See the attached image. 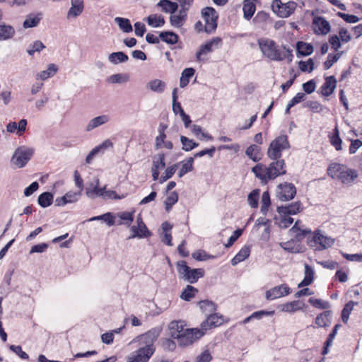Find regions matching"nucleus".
Segmentation results:
<instances>
[{"label":"nucleus","instance_id":"32","mask_svg":"<svg viewBox=\"0 0 362 362\" xmlns=\"http://www.w3.org/2000/svg\"><path fill=\"white\" fill-rule=\"evenodd\" d=\"M305 276L303 281L298 284V287H303L310 285L314 279V270L308 264H305Z\"/></svg>","mask_w":362,"mask_h":362},{"label":"nucleus","instance_id":"28","mask_svg":"<svg viewBox=\"0 0 362 362\" xmlns=\"http://www.w3.org/2000/svg\"><path fill=\"white\" fill-rule=\"evenodd\" d=\"M300 202H295L288 206H279L277 208V211L281 215H291L297 214L300 211Z\"/></svg>","mask_w":362,"mask_h":362},{"label":"nucleus","instance_id":"42","mask_svg":"<svg viewBox=\"0 0 362 362\" xmlns=\"http://www.w3.org/2000/svg\"><path fill=\"white\" fill-rule=\"evenodd\" d=\"M194 69L193 68H187L185 69L181 74V77L180 79V86L181 88H185L189 82V79L194 74Z\"/></svg>","mask_w":362,"mask_h":362},{"label":"nucleus","instance_id":"7","mask_svg":"<svg viewBox=\"0 0 362 362\" xmlns=\"http://www.w3.org/2000/svg\"><path fill=\"white\" fill-rule=\"evenodd\" d=\"M160 334V329L159 328H153L144 334L136 337L133 342L138 341L139 345L146 349H156L153 344L158 339Z\"/></svg>","mask_w":362,"mask_h":362},{"label":"nucleus","instance_id":"8","mask_svg":"<svg viewBox=\"0 0 362 362\" xmlns=\"http://www.w3.org/2000/svg\"><path fill=\"white\" fill-rule=\"evenodd\" d=\"M206 332V328L186 329L180 337L178 344L181 346H187L200 339Z\"/></svg>","mask_w":362,"mask_h":362},{"label":"nucleus","instance_id":"48","mask_svg":"<svg viewBox=\"0 0 362 362\" xmlns=\"http://www.w3.org/2000/svg\"><path fill=\"white\" fill-rule=\"evenodd\" d=\"M194 158L190 157L182 163V168L178 172L179 177H183L186 173L193 170Z\"/></svg>","mask_w":362,"mask_h":362},{"label":"nucleus","instance_id":"18","mask_svg":"<svg viewBox=\"0 0 362 362\" xmlns=\"http://www.w3.org/2000/svg\"><path fill=\"white\" fill-rule=\"evenodd\" d=\"M185 325L183 321L174 320L169 323V334L171 337L177 339V341L180 339V337L183 334L184 332L187 328H185Z\"/></svg>","mask_w":362,"mask_h":362},{"label":"nucleus","instance_id":"61","mask_svg":"<svg viewBox=\"0 0 362 362\" xmlns=\"http://www.w3.org/2000/svg\"><path fill=\"white\" fill-rule=\"evenodd\" d=\"M298 222H296L294 226L291 229V232L295 235L298 240L303 238L310 230L300 229L298 227Z\"/></svg>","mask_w":362,"mask_h":362},{"label":"nucleus","instance_id":"10","mask_svg":"<svg viewBox=\"0 0 362 362\" xmlns=\"http://www.w3.org/2000/svg\"><path fill=\"white\" fill-rule=\"evenodd\" d=\"M272 8L279 17L287 18L296 10V4L293 1L283 4L281 0H274L272 3Z\"/></svg>","mask_w":362,"mask_h":362},{"label":"nucleus","instance_id":"50","mask_svg":"<svg viewBox=\"0 0 362 362\" xmlns=\"http://www.w3.org/2000/svg\"><path fill=\"white\" fill-rule=\"evenodd\" d=\"M334 132V134L329 137L330 143L337 151H341L342 149V141L339 137V131L337 127H335Z\"/></svg>","mask_w":362,"mask_h":362},{"label":"nucleus","instance_id":"39","mask_svg":"<svg viewBox=\"0 0 362 362\" xmlns=\"http://www.w3.org/2000/svg\"><path fill=\"white\" fill-rule=\"evenodd\" d=\"M129 59L128 56L123 52H112L109 54L108 60L112 64L127 62Z\"/></svg>","mask_w":362,"mask_h":362},{"label":"nucleus","instance_id":"38","mask_svg":"<svg viewBox=\"0 0 362 362\" xmlns=\"http://www.w3.org/2000/svg\"><path fill=\"white\" fill-rule=\"evenodd\" d=\"M303 308V304L299 300H293L280 305L282 312L294 313Z\"/></svg>","mask_w":362,"mask_h":362},{"label":"nucleus","instance_id":"36","mask_svg":"<svg viewBox=\"0 0 362 362\" xmlns=\"http://www.w3.org/2000/svg\"><path fill=\"white\" fill-rule=\"evenodd\" d=\"M246 155L253 161L257 162L261 160L262 153L261 148L257 145H250L245 151Z\"/></svg>","mask_w":362,"mask_h":362},{"label":"nucleus","instance_id":"25","mask_svg":"<svg viewBox=\"0 0 362 362\" xmlns=\"http://www.w3.org/2000/svg\"><path fill=\"white\" fill-rule=\"evenodd\" d=\"M187 13L179 11L177 13H173L170 16V23L175 28H181L186 21Z\"/></svg>","mask_w":362,"mask_h":362},{"label":"nucleus","instance_id":"44","mask_svg":"<svg viewBox=\"0 0 362 362\" xmlns=\"http://www.w3.org/2000/svg\"><path fill=\"white\" fill-rule=\"evenodd\" d=\"M296 48L298 53L302 56H308L313 52V45L304 42H298Z\"/></svg>","mask_w":362,"mask_h":362},{"label":"nucleus","instance_id":"21","mask_svg":"<svg viewBox=\"0 0 362 362\" xmlns=\"http://www.w3.org/2000/svg\"><path fill=\"white\" fill-rule=\"evenodd\" d=\"M113 146L112 142L110 139L105 140L101 144L95 146L93 148L90 153L88 154L86 158V161L87 163H90L93 158L98 153H103L104 151Z\"/></svg>","mask_w":362,"mask_h":362},{"label":"nucleus","instance_id":"15","mask_svg":"<svg viewBox=\"0 0 362 362\" xmlns=\"http://www.w3.org/2000/svg\"><path fill=\"white\" fill-rule=\"evenodd\" d=\"M313 26L315 33L317 35H325L331 30L329 23L325 18L321 16L314 17Z\"/></svg>","mask_w":362,"mask_h":362},{"label":"nucleus","instance_id":"59","mask_svg":"<svg viewBox=\"0 0 362 362\" xmlns=\"http://www.w3.org/2000/svg\"><path fill=\"white\" fill-rule=\"evenodd\" d=\"M259 195V190L255 189L252 191L247 197V202L252 208H257L258 206V199Z\"/></svg>","mask_w":362,"mask_h":362},{"label":"nucleus","instance_id":"53","mask_svg":"<svg viewBox=\"0 0 362 362\" xmlns=\"http://www.w3.org/2000/svg\"><path fill=\"white\" fill-rule=\"evenodd\" d=\"M166 126H160L158 129V135L156 137L155 139V147L156 149L158 150L159 148H163V144L165 141L166 135L164 133L165 129H166Z\"/></svg>","mask_w":362,"mask_h":362},{"label":"nucleus","instance_id":"60","mask_svg":"<svg viewBox=\"0 0 362 362\" xmlns=\"http://www.w3.org/2000/svg\"><path fill=\"white\" fill-rule=\"evenodd\" d=\"M271 204L270 202V197L268 192H263L262 195L261 199V211L264 214H266V213L268 211V207Z\"/></svg>","mask_w":362,"mask_h":362},{"label":"nucleus","instance_id":"34","mask_svg":"<svg viewBox=\"0 0 362 362\" xmlns=\"http://www.w3.org/2000/svg\"><path fill=\"white\" fill-rule=\"evenodd\" d=\"M157 6L161 7L164 12L170 13V14L175 13L178 8V4L170 0H160Z\"/></svg>","mask_w":362,"mask_h":362},{"label":"nucleus","instance_id":"4","mask_svg":"<svg viewBox=\"0 0 362 362\" xmlns=\"http://www.w3.org/2000/svg\"><path fill=\"white\" fill-rule=\"evenodd\" d=\"M177 267L180 278L190 284L196 283L204 274L203 269H191L185 261L178 262Z\"/></svg>","mask_w":362,"mask_h":362},{"label":"nucleus","instance_id":"17","mask_svg":"<svg viewBox=\"0 0 362 362\" xmlns=\"http://www.w3.org/2000/svg\"><path fill=\"white\" fill-rule=\"evenodd\" d=\"M100 180L98 177H95L94 182L88 183L86 188V194L90 199L101 197L105 192V187H99Z\"/></svg>","mask_w":362,"mask_h":362},{"label":"nucleus","instance_id":"14","mask_svg":"<svg viewBox=\"0 0 362 362\" xmlns=\"http://www.w3.org/2000/svg\"><path fill=\"white\" fill-rule=\"evenodd\" d=\"M221 39L219 37H214L204 45L200 46L199 51L196 54L198 61L202 60V56L211 52L214 48H217L221 43Z\"/></svg>","mask_w":362,"mask_h":362},{"label":"nucleus","instance_id":"24","mask_svg":"<svg viewBox=\"0 0 362 362\" xmlns=\"http://www.w3.org/2000/svg\"><path fill=\"white\" fill-rule=\"evenodd\" d=\"M337 86L336 78L331 76L325 78V82L322 86V94L325 96L330 95L334 90Z\"/></svg>","mask_w":362,"mask_h":362},{"label":"nucleus","instance_id":"29","mask_svg":"<svg viewBox=\"0 0 362 362\" xmlns=\"http://www.w3.org/2000/svg\"><path fill=\"white\" fill-rule=\"evenodd\" d=\"M257 0H245L243 1V16L245 19L250 20L256 11L255 1Z\"/></svg>","mask_w":362,"mask_h":362},{"label":"nucleus","instance_id":"23","mask_svg":"<svg viewBox=\"0 0 362 362\" xmlns=\"http://www.w3.org/2000/svg\"><path fill=\"white\" fill-rule=\"evenodd\" d=\"M110 120V117L107 115H103L98 117H95L91 119L88 123L86 130L87 132H90L93 129L107 123Z\"/></svg>","mask_w":362,"mask_h":362},{"label":"nucleus","instance_id":"37","mask_svg":"<svg viewBox=\"0 0 362 362\" xmlns=\"http://www.w3.org/2000/svg\"><path fill=\"white\" fill-rule=\"evenodd\" d=\"M269 220L265 218H259L256 221L255 228L259 230L261 226L264 227V233L262 235V238L264 240H268L269 237Z\"/></svg>","mask_w":362,"mask_h":362},{"label":"nucleus","instance_id":"33","mask_svg":"<svg viewBox=\"0 0 362 362\" xmlns=\"http://www.w3.org/2000/svg\"><path fill=\"white\" fill-rule=\"evenodd\" d=\"M166 84L160 79H153L146 84V88L153 92L161 93L164 91Z\"/></svg>","mask_w":362,"mask_h":362},{"label":"nucleus","instance_id":"11","mask_svg":"<svg viewBox=\"0 0 362 362\" xmlns=\"http://www.w3.org/2000/svg\"><path fill=\"white\" fill-rule=\"evenodd\" d=\"M335 240L330 236L324 235L320 230H315L313 243L317 245L316 250H322L332 247Z\"/></svg>","mask_w":362,"mask_h":362},{"label":"nucleus","instance_id":"55","mask_svg":"<svg viewBox=\"0 0 362 362\" xmlns=\"http://www.w3.org/2000/svg\"><path fill=\"white\" fill-rule=\"evenodd\" d=\"M199 305L202 311L206 313H209L216 310V304L211 300H202L199 303Z\"/></svg>","mask_w":362,"mask_h":362},{"label":"nucleus","instance_id":"40","mask_svg":"<svg viewBox=\"0 0 362 362\" xmlns=\"http://www.w3.org/2000/svg\"><path fill=\"white\" fill-rule=\"evenodd\" d=\"M15 29L9 25H0V40L12 38L15 35Z\"/></svg>","mask_w":362,"mask_h":362},{"label":"nucleus","instance_id":"56","mask_svg":"<svg viewBox=\"0 0 362 362\" xmlns=\"http://www.w3.org/2000/svg\"><path fill=\"white\" fill-rule=\"evenodd\" d=\"M178 201V194L176 192H172L165 200V210L169 211L172 206Z\"/></svg>","mask_w":362,"mask_h":362},{"label":"nucleus","instance_id":"46","mask_svg":"<svg viewBox=\"0 0 362 362\" xmlns=\"http://www.w3.org/2000/svg\"><path fill=\"white\" fill-rule=\"evenodd\" d=\"M54 196L50 192H44L38 197L37 202L43 208L47 207L52 204Z\"/></svg>","mask_w":362,"mask_h":362},{"label":"nucleus","instance_id":"47","mask_svg":"<svg viewBox=\"0 0 362 362\" xmlns=\"http://www.w3.org/2000/svg\"><path fill=\"white\" fill-rule=\"evenodd\" d=\"M159 37L161 40L170 45H174L178 40L177 35L173 32H161L159 34Z\"/></svg>","mask_w":362,"mask_h":362},{"label":"nucleus","instance_id":"5","mask_svg":"<svg viewBox=\"0 0 362 362\" xmlns=\"http://www.w3.org/2000/svg\"><path fill=\"white\" fill-rule=\"evenodd\" d=\"M290 148V144L286 135H280L275 138L270 144L267 154L271 159H279L281 153Z\"/></svg>","mask_w":362,"mask_h":362},{"label":"nucleus","instance_id":"62","mask_svg":"<svg viewBox=\"0 0 362 362\" xmlns=\"http://www.w3.org/2000/svg\"><path fill=\"white\" fill-rule=\"evenodd\" d=\"M298 64L302 71L311 72L314 69V62L312 59H309L307 62L300 61Z\"/></svg>","mask_w":362,"mask_h":362},{"label":"nucleus","instance_id":"6","mask_svg":"<svg viewBox=\"0 0 362 362\" xmlns=\"http://www.w3.org/2000/svg\"><path fill=\"white\" fill-rule=\"evenodd\" d=\"M33 154V150L32 148L25 146L18 147L16 149L11 158V164L16 168H21L30 160Z\"/></svg>","mask_w":362,"mask_h":362},{"label":"nucleus","instance_id":"35","mask_svg":"<svg viewBox=\"0 0 362 362\" xmlns=\"http://www.w3.org/2000/svg\"><path fill=\"white\" fill-rule=\"evenodd\" d=\"M331 311H325L316 317L315 323L318 327H325L331 324Z\"/></svg>","mask_w":362,"mask_h":362},{"label":"nucleus","instance_id":"58","mask_svg":"<svg viewBox=\"0 0 362 362\" xmlns=\"http://www.w3.org/2000/svg\"><path fill=\"white\" fill-rule=\"evenodd\" d=\"M45 47V46L41 41L36 40L33 44L30 45L27 49V52L29 55L33 56L35 52H40Z\"/></svg>","mask_w":362,"mask_h":362},{"label":"nucleus","instance_id":"27","mask_svg":"<svg viewBox=\"0 0 362 362\" xmlns=\"http://www.w3.org/2000/svg\"><path fill=\"white\" fill-rule=\"evenodd\" d=\"M58 71V66L54 64H49L46 70L42 71L36 74L37 80L45 81L49 78L54 76Z\"/></svg>","mask_w":362,"mask_h":362},{"label":"nucleus","instance_id":"49","mask_svg":"<svg viewBox=\"0 0 362 362\" xmlns=\"http://www.w3.org/2000/svg\"><path fill=\"white\" fill-rule=\"evenodd\" d=\"M115 21L118 24L119 28L124 33H130L132 31V26L129 19L116 17Z\"/></svg>","mask_w":362,"mask_h":362},{"label":"nucleus","instance_id":"19","mask_svg":"<svg viewBox=\"0 0 362 362\" xmlns=\"http://www.w3.org/2000/svg\"><path fill=\"white\" fill-rule=\"evenodd\" d=\"M81 197V191L68 192L63 197L57 198L55 200L56 204L59 206H64L66 204L75 203Z\"/></svg>","mask_w":362,"mask_h":362},{"label":"nucleus","instance_id":"31","mask_svg":"<svg viewBox=\"0 0 362 362\" xmlns=\"http://www.w3.org/2000/svg\"><path fill=\"white\" fill-rule=\"evenodd\" d=\"M41 19L42 13H30L26 16V18L23 22V26L25 29L36 27L40 23Z\"/></svg>","mask_w":362,"mask_h":362},{"label":"nucleus","instance_id":"64","mask_svg":"<svg viewBox=\"0 0 362 362\" xmlns=\"http://www.w3.org/2000/svg\"><path fill=\"white\" fill-rule=\"evenodd\" d=\"M341 40L338 35H334L329 37V43L331 45L332 49L334 51H338V49L341 47Z\"/></svg>","mask_w":362,"mask_h":362},{"label":"nucleus","instance_id":"45","mask_svg":"<svg viewBox=\"0 0 362 362\" xmlns=\"http://www.w3.org/2000/svg\"><path fill=\"white\" fill-rule=\"evenodd\" d=\"M129 81V76L127 74H115L108 77L107 81L110 83H126Z\"/></svg>","mask_w":362,"mask_h":362},{"label":"nucleus","instance_id":"57","mask_svg":"<svg viewBox=\"0 0 362 362\" xmlns=\"http://www.w3.org/2000/svg\"><path fill=\"white\" fill-rule=\"evenodd\" d=\"M342 54L343 52H338L335 54H329L327 60L324 62V68L325 69H329L331 68L334 63L337 62L339 59Z\"/></svg>","mask_w":362,"mask_h":362},{"label":"nucleus","instance_id":"41","mask_svg":"<svg viewBox=\"0 0 362 362\" xmlns=\"http://www.w3.org/2000/svg\"><path fill=\"white\" fill-rule=\"evenodd\" d=\"M165 167V155L163 153H158L153 158V163L151 170L160 171Z\"/></svg>","mask_w":362,"mask_h":362},{"label":"nucleus","instance_id":"54","mask_svg":"<svg viewBox=\"0 0 362 362\" xmlns=\"http://www.w3.org/2000/svg\"><path fill=\"white\" fill-rule=\"evenodd\" d=\"M180 141L182 144V149L185 151H189L199 146L198 143L193 141V140L185 136H180Z\"/></svg>","mask_w":362,"mask_h":362},{"label":"nucleus","instance_id":"1","mask_svg":"<svg viewBox=\"0 0 362 362\" xmlns=\"http://www.w3.org/2000/svg\"><path fill=\"white\" fill-rule=\"evenodd\" d=\"M258 45L263 56L272 61L281 62L287 59L288 63L293 60L292 50L286 46L279 47L276 43L269 38L258 40Z\"/></svg>","mask_w":362,"mask_h":362},{"label":"nucleus","instance_id":"16","mask_svg":"<svg viewBox=\"0 0 362 362\" xmlns=\"http://www.w3.org/2000/svg\"><path fill=\"white\" fill-rule=\"evenodd\" d=\"M291 293V288L286 284H281L268 290L265 293L267 300H274L286 296Z\"/></svg>","mask_w":362,"mask_h":362},{"label":"nucleus","instance_id":"3","mask_svg":"<svg viewBox=\"0 0 362 362\" xmlns=\"http://www.w3.org/2000/svg\"><path fill=\"white\" fill-rule=\"evenodd\" d=\"M327 174L332 179L337 180L346 185H351L358 177V173L356 170L337 163H333L329 165Z\"/></svg>","mask_w":362,"mask_h":362},{"label":"nucleus","instance_id":"13","mask_svg":"<svg viewBox=\"0 0 362 362\" xmlns=\"http://www.w3.org/2000/svg\"><path fill=\"white\" fill-rule=\"evenodd\" d=\"M296 194V189L292 183L284 182L278 186L277 197L283 202L292 199Z\"/></svg>","mask_w":362,"mask_h":362},{"label":"nucleus","instance_id":"20","mask_svg":"<svg viewBox=\"0 0 362 362\" xmlns=\"http://www.w3.org/2000/svg\"><path fill=\"white\" fill-rule=\"evenodd\" d=\"M224 322L223 315L218 313L211 314L209 315L206 321L203 322L201 325L202 328L208 329L216 327L221 325Z\"/></svg>","mask_w":362,"mask_h":362},{"label":"nucleus","instance_id":"43","mask_svg":"<svg viewBox=\"0 0 362 362\" xmlns=\"http://www.w3.org/2000/svg\"><path fill=\"white\" fill-rule=\"evenodd\" d=\"M148 25L153 28H160L165 24V19L161 16L152 14L146 18Z\"/></svg>","mask_w":362,"mask_h":362},{"label":"nucleus","instance_id":"22","mask_svg":"<svg viewBox=\"0 0 362 362\" xmlns=\"http://www.w3.org/2000/svg\"><path fill=\"white\" fill-rule=\"evenodd\" d=\"M71 5L66 16L67 19L76 18L83 13L84 9L83 0H71Z\"/></svg>","mask_w":362,"mask_h":362},{"label":"nucleus","instance_id":"9","mask_svg":"<svg viewBox=\"0 0 362 362\" xmlns=\"http://www.w3.org/2000/svg\"><path fill=\"white\" fill-rule=\"evenodd\" d=\"M202 16L205 21V31L208 33L214 32L217 28L218 18L216 11L212 7H205L202 10Z\"/></svg>","mask_w":362,"mask_h":362},{"label":"nucleus","instance_id":"2","mask_svg":"<svg viewBox=\"0 0 362 362\" xmlns=\"http://www.w3.org/2000/svg\"><path fill=\"white\" fill-rule=\"evenodd\" d=\"M274 160L269 166L259 163L252 168V172L261 180L262 183L267 184L269 180L286 173L284 160L279 158Z\"/></svg>","mask_w":362,"mask_h":362},{"label":"nucleus","instance_id":"26","mask_svg":"<svg viewBox=\"0 0 362 362\" xmlns=\"http://www.w3.org/2000/svg\"><path fill=\"white\" fill-rule=\"evenodd\" d=\"M131 231L132 232V235L129 237V238H142L151 235V233L148 230L146 225L133 226L131 227Z\"/></svg>","mask_w":362,"mask_h":362},{"label":"nucleus","instance_id":"51","mask_svg":"<svg viewBox=\"0 0 362 362\" xmlns=\"http://www.w3.org/2000/svg\"><path fill=\"white\" fill-rule=\"evenodd\" d=\"M357 304L358 303L351 300L345 305L341 312V320L344 323L348 322L349 315L353 310L354 305Z\"/></svg>","mask_w":362,"mask_h":362},{"label":"nucleus","instance_id":"63","mask_svg":"<svg viewBox=\"0 0 362 362\" xmlns=\"http://www.w3.org/2000/svg\"><path fill=\"white\" fill-rule=\"evenodd\" d=\"M212 360V356L210 351L206 349L196 357L194 362H210Z\"/></svg>","mask_w":362,"mask_h":362},{"label":"nucleus","instance_id":"12","mask_svg":"<svg viewBox=\"0 0 362 362\" xmlns=\"http://www.w3.org/2000/svg\"><path fill=\"white\" fill-rule=\"evenodd\" d=\"M153 354L154 349L141 346L127 357V362H148Z\"/></svg>","mask_w":362,"mask_h":362},{"label":"nucleus","instance_id":"52","mask_svg":"<svg viewBox=\"0 0 362 362\" xmlns=\"http://www.w3.org/2000/svg\"><path fill=\"white\" fill-rule=\"evenodd\" d=\"M197 292H198V290L196 288L188 285L185 288V290L182 292V293L180 295V298L182 300L189 301L195 296V295Z\"/></svg>","mask_w":362,"mask_h":362},{"label":"nucleus","instance_id":"30","mask_svg":"<svg viewBox=\"0 0 362 362\" xmlns=\"http://www.w3.org/2000/svg\"><path fill=\"white\" fill-rule=\"evenodd\" d=\"M250 252H251L250 246L245 245L237 253V255L232 259L231 264L233 266H235L238 263L244 261L245 259H247L250 256Z\"/></svg>","mask_w":362,"mask_h":362}]
</instances>
